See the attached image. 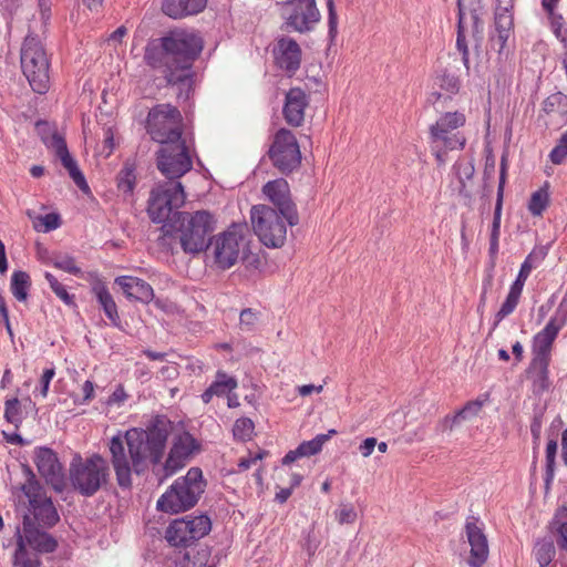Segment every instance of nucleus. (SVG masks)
Instances as JSON below:
<instances>
[{
  "mask_svg": "<svg viewBox=\"0 0 567 567\" xmlns=\"http://www.w3.org/2000/svg\"><path fill=\"white\" fill-rule=\"evenodd\" d=\"M169 430L167 421L156 419L145 430L133 427L125 433L118 432L110 440V463L122 489H131L133 474L144 475L150 465H153L154 474L162 482L183 468L199 450L196 439L185 432L175 439L165 463L161 464Z\"/></svg>",
  "mask_w": 567,
  "mask_h": 567,
  "instance_id": "f257e3e1",
  "label": "nucleus"
},
{
  "mask_svg": "<svg viewBox=\"0 0 567 567\" xmlns=\"http://www.w3.org/2000/svg\"><path fill=\"white\" fill-rule=\"evenodd\" d=\"M203 50L199 35L187 31H173L147 43L145 63L158 72L166 85L177 86L178 95L187 99L193 87V64Z\"/></svg>",
  "mask_w": 567,
  "mask_h": 567,
  "instance_id": "f03ea898",
  "label": "nucleus"
},
{
  "mask_svg": "<svg viewBox=\"0 0 567 567\" xmlns=\"http://www.w3.org/2000/svg\"><path fill=\"white\" fill-rule=\"evenodd\" d=\"M162 225L164 237L178 239L186 254H199L208 246L207 238L214 231L215 220L210 213L198 210L194 214L184 212L175 215V219Z\"/></svg>",
  "mask_w": 567,
  "mask_h": 567,
  "instance_id": "7ed1b4c3",
  "label": "nucleus"
},
{
  "mask_svg": "<svg viewBox=\"0 0 567 567\" xmlns=\"http://www.w3.org/2000/svg\"><path fill=\"white\" fill-rule=\"evenodd\" d=\"M465 114L458 111L442 114L429 128V140L439 164L446 161L449 151L463 150L465 135L460 131L465 125Z\"/></svg>",
  "mask_w": 567,
  "mask_h": 567,
  "instance_id": "20e7f679",
  "label": "nucleus"
},
{
  "mask_svg": "<svg viewBox=\"0 0 567 567\" xmlns=\"http://www.w3.org/2000/svg\"><path fill=\"white\" fill-rule=\"evenodd\" d=\"M69 472L72 487L84 497L95 495L110 480L109 463L97 453L84 460L81 456L74 457Z\"/></svg>",
  "mask_w": 567,
  "mask_h": 567,
  "instance_id": "39448f33",
  "label": "nucleus"
},
{
  "mask_svg": "<svg viewBox=\"0 0 567 567\" xmlns=\"http://www.w3.org/2000/svg\"><path fill=\"white\" fill-rule=\"evenodd\" d=\"M205 481L199 467H192L179 477L157 501V508L166 513L185 512L194 507L205 489Z\"/></svg>",
  "mask_w": 567,
  "mask_h": 567,
  "instance_id": "423d86ee",
  "label": "nucleus"
},
{
  "mask_svg": "<svg viewBox=\"0 0 567 567\" xmlns=\"http://www.w3.org/2000/svg\"><path fill=\"white\" fill-rule=\"evenodd\" d=\"M23 472L27 480L21 489L29 501L28 513L23 519L29 518L32 525L42 528H52L60 520V516L51 497L45 494L30 467L23 466Z\"/></svg>",
  "mask_w": 567,
  "mask_h": 567,
  "instance_id": "0eeeda50",
  "label": "nucleus"
},
{
  "mask_svg": "<svg viewBox=\"0 0 567 567\" xmlns=\"http://www.w3.org/2000/svg\"><path fill=\"white\" fill-rule=\"evenodd\" d=\"M186 194L181 181L157 183L151 190L147 202V214L152 221L163 225L173 221L175 215L183 214L179 208L184 205Z\"/></svg>",
  "mask_w": 567,
  "mask_h": 567,
  "instance_id": "6e6552de",
  "label": "nucleus"
},
{
  "mask_svg": "<svg viewBox=\"0 0 567 567\" xmlns=\"http://www.w3.org/2000/svg\"><path fill=\"white\" fill-rule=\"evenodd\" d=\"M146 132L161 145L186 141L183 137V117L179 110L171 104L152 107L146 118Z\"/></svg>",
  "mask_w": 567,
  "mask_h": 567,
  "instance_id": "1a4fd4ad",
  "label": "nucleus"
},
{
  "mask_svg": "<svg viewBox=\"0 0 567 567\" xmlns=\"http://www.w3.org/2000/svg\"><path fill=\"white\" fill-rule=\"evenodd\" d=\"M49 60L37 37L28 35L21 48V68L32 90L44 94L49 90Z\"/></svg>",
  "mask_w": 567,
  "mask_h": 567,
  "instance_id": "9d476101",
  "label": "nucleus"
},
{
  "mask_svg": "<svg viewBox=\"0 0 567 567\" xmlns=\"http://www.w3.org/2000/svg\"><path fill=\"white\" fill-rule=\"evenodd\" d=\"M255 234L267 247L279 248L287 238L286 219L271 206L255 205L250 210Z\"/></svg>",
  "mask_w": 567,
  "mask_h": 567,
  "instance_id": "9b49d317",
  "label": "nucleus"
},
{
  "mask_svg": "<svg viewBox=\"0 0 567 567\" xmlns=\"http://www.w3.org/2000/svg\"><path fill=\"white\" fill-rule=\"evenodd\" d=\"M247 229L245 225H231L226 231L217 235L210 240L206 251L213 257L215 264L221 269H228L239 259H246L245 248L246 240L244 231Z\"/></svg>",
  "mask_w": 567,
  "mask_h": 567,
  "instance_id": "f8f14e48",
  "label": "nucleus"
},
{
  "mask_svg": "<svg viewBox=\"0 0 567 567\" xmlns=\"http://www.w3.org/2000/svg\"><path fill=\"white\" fill-rule=\"evenodd\" d=\"M212 529L210 518L206 515L174 519L165 530V539L176 548H187L195 545Z\"/></svg>",
  "mask_w": 567,
  "mask_h": 567,
  "instance_id": "ddd939ff",
  "label": "nucleus"
},
{
  "mask_svg": "<svg viewBox=\"0 0 567 567\" xmlns=\"http://www.w3.org/2000/svg\"><path fill=\"white\" fill-rule=\"evenodd\" d=\"M156 167L167 181H179L193 168L187 142L179 141L161 145L156 152Z\"/></svg>",
  "mask_w": 567,
  "mask_h": 567,
  "instance_id": "4468645a",
  "label": "nucleus"
},
{
  "mask_svg": "<svg viewBox=\"0 0 567 567\" xmlns=\"http://www.w3.org/2000/svg\"><path fill=\"white\" fill-rule=\"evenodd\" d=\"M268 156L281 174L288 175L296 171L301 164V152L295 134L280 128L274 136Z\"/></svg>",
  "mask_w": 567,
  "mask_h": 567,
  "instance_id": "2eb2a0df",
  "label": "nucleus"
},
{
  "mask_svg": "<svg viewBox=\"0 0 567 567\" xmlns=\"http://www.w3.org/2000/svg\"><path fill=\"white\" fill-rule=\"evenodd\" d=\"M281 16V29L299 33L312 31L321 18L316 0H288L282 4Z\"/></svg>",
  "mask_w": 567,
  "mask_h": 567,
  "instance_id": "dca6fc26",
  "label": "nucleus"
},
{
  "mask_svg": "<svg viewBox=\"0 0 567 567\" xmlns=\"http://www.w3.org/2000/svg\"><path fill=\"white\" fill-rule=\"evenodd\" d=\"M458 8V23H457V38L456 47L462 53V61L465 68L470 69V52L466 43V32L468 29L473 38L478 40L483 31V21L481 20V4L480 1H472L468 4L466 0H457Z\"/></svg>",
  "mask_w": 567,
  "mask_h": 567,
  "instance_id": "f3484780",
  "label": "nucleus"
},
{
  "mask_svg": "<svg viewBox=\"0 0 567 567\" xmlns=\"http://www.w3.org/2000/svg\"><path fill=\"white\" fill-rule=\"evenodd\" d=\"M262 194L287 221L288 225L299 224V214L296 204L292 202L290 187L285 178L269 181L262 186Z\"/></svg>",
  "mask_w": 567,
  "mask_h": 567,
  "instance_id": "a211bd4d",
  "label": "nucleus"
},
{
  "mask_svg": "<svg viewBox=\"0 0 567 567\" xmlns=\"http://www.w3.org/2000/svg\"><path fill=\"white\" fill-rule=\"evenodd\" d=\"M564 324V319L557 317L549 319L545 328L533 338L532 358L551 361L553 344Z\"/></svg>",
  "mask_w": 567,
  "mask_h": 567,
  "instance_id": "6ab92c4d",
  "label": "nucleus"
},
{
  "mask_svg": "<svg viewBox=\"0 0 567 567\" xmlns=\"http://www.w3.org/2000/svg\"><path fill=\"white\" fill-rule=\"evenodd\" d=\"M21 538L23 543L40 554L53 553L58 547L56 539L48 533L49 528L32 525L29 518L23 519Z\"/></svg>",
  "mask_w": 567,
  "mask_h": 567,
  "instance_id": "aec40b11",
  "label": "nucleus"
},
{
  "mask_svg": "<svg viewBox=\"0 0 567 567\" xmlns=\"http://www.w3.org/2000/svg\"><path fill=\"white\" fill-rule=\"evenodd\" d=\"M465 534L471 546L468 565L471 567H481L488 557V542L474 517H472V520L466 522Z\"/></svg>",
  "mask_w": 567,
  "mask_h": 567,
  "instance_id": "412c9836",
  "label": "nucleus"
},
{
  "mask_svg": "<svg viewBox=\"0 0 567 567\" xmlns=\"http://www.w3.org/2000/svg\"><path fill=\"white\" fill-rule=\"evenodd\" d=\"M35 464L40 474L54 489L61 491L63 485L62 466L56 454L48 447H40L35 454Z\"/></svg>",
  "mask_w": 567,
  "mask_h": 567,
  "instance_id": "4be33fe9",
  "label": "nucleus"
},
{
  "mask_svg": "<svg viewBox=\"0 0 567 567\" xmlns=\"http://www.w3.org/2000/svg\"><path fill=\"white\" fill-rule=\"evenodd\" d=\"M309 105V96L300 87H291L285 97L282 109L284 118L295 127L302 125L305 121V110Z\"/></svg>",
  "mask_w": 567,
  "mask_h": 567,
  "instance_id": "5701e85b",
  "label": "nucleus"
},
{
  "mask_svg": "<svg viewBox=\"0 0 567 567\" xmlns=\"http://www.w3.org/2000/svg\"><path fill=\"white\" fill-rule=\"evenodd\" d=\"M276 61L280 69L295 73L301 63V49L299 44L289 37H281L277 40L275 48Z\"/></svg>",
  "mask_w": 567,
  "mask_h": 567,
  "instance_id": "b1692460",
  "label": "nucleus"
},
{
  "mask_svg": "<svg viewBox=\"0 0 567 567\" xmlns=\"http://www.w3.org/2000/svg\"><path fill=\"white\" fill-rule=\"evenodd\" d=\"M49 146L55 152L56 157H59L63 167L68 169L70 177L73 179L76 186L82 190L89 189L83 174L68 151L64 138L61 135L54 133L50 140Z\"/></svg>",
  "mask_w": 567,
  "mask_h": 567,
  "instance_id": "393cba45",
  "label": "nucleus"
},
{
  "mask_svg": "<svg viewBox=\"0 0 567 567\" xmlns=\"http://www.w3.org/2000/svg\"><path fill=\"white\" fill-rule=\"evenodd\" d=\"M497 2L495 10V30L497 34L492 38V45L501 52L509 38L514 23L513 16L509 12L512 0H497Z\"/></svg>",
  "mask_w": 567,
  "mask_h": 567,
  "instance_id": "a878e982",
  "label": "nucleus"
},
{
  "mask_svg": "<svg viewBox=\"0 0 567 567\" xmlns=\"http://www.w3.org/2000/svg\"><path fill=\"white\" fill-rule=\"evenodd\" d=\"M115 284L118 285L130 300L148 303L154 298V290L150 284L133 276H121L115 279Z\"/></svg>",
  "mask_w": 567,
  "mask_h": 567,
  "instance_id": "bb28decb",
  "label": "nucleus"
},
{
  "mask_svg": "<svg viewBox=\"0 0 567 567\" xmlns=\"http://www.w3.org/2000/svg\"><path fill=\"white\" fill-rule=\"evenodd\" d=\"M549 363L550 360H542L532 358L527 369L526 377L532 382L533 393L540 395L548 391L551 386L549 380Z\"/></svg>",
  "mask_w": 567,
  "mask_h": 567,
  "instance_id": "cd10ccee",
  "label": "nucleus"
},
{
  "mask_svg": "<svg viewBox=\"0 0 567 567\" xmlns=\"http://www.w3.org/2000/svg\"><path fill=\"white\" fill-rule=\"evenodd\" d=\"M207 0H164L163 12L174 19L196 14L204 10Z\"/></svg>",
  "mask_w": 567,
  "mask_h": 567,
  "instance_id": "c85d7f7f",
  "label": "nucleus"
},
{
  "mask_svg": "<svg viewBox=\"0 0 567 567\" xmlns=\"http://www.w3.org/2000/svg\"><path fill=\"white\" fill-rule=\"evenodd\" d=\"M525 281V279L517 276L516 280L511 286L509 292L505 301L503 302V305L501 306L499 310L496 313V320L494 322L493 330L505 317L509 316L515 310L516 306L518 305Z\"/></svg>",
  "mask_w": 567,
  "mask_h": 567,
  "instance_id": "c756f323",
  "label": "nucleus"
},
{
  "mask_svg": "<svg viewBox=\"0 0 567 567\" xmlns=\"http://www.w3.org/2000/svg\"><path fill=\"white\" fill-rule=\"evenodd\" d=\"M14 537L17 540V547L13 554V565L16 567H38L40 565V559L38 557V553L30 551L22 538H21V529L18 526L14 533Z\"/></svg>",
  "mask_w": 567,
  "mask_h": 567,
  "instance_id": "7c9ffc66",
  "label": "nucleus"
},
{
  "mask_svg": "<svg viewBox=\"0 0 567 567\" xmlns=\"http://www.w3.org/2000/svg\"><path fill=\"white\" fill-rule=\"evenodd\" d=\"M237 386V381L228 377L225 372H217L216 380L209 385V388L202 394L204 403L210 402L214 395L223 396Z\"/></svg>",
  "mask_w": 567,
  "mask_h": 567,
  "instance_id": "2f4dec72",
  "label": "nucleus"
},
{
  "mask_svg": "<svg viewBox=\"0 0 567 567\" xmlns=\"http://www.w3.org/2000/svg\"><path fill=\"white\" fill-rule=\"evenodd\" d=\"M550 530L558 547L567 550V506H560L550 523Z\"/></svg>",
  "mask_w": 567,
  "mask_h": 567,
  "instance_id": "473e14b6",
  "label": "nucleus"
},
{
  "mask_svg": "<svg viewBox=\"0 0 567 567\" xmlns=\"http://www.w3.org/2000/svg\"><path fill=\"white\" fill-rule=\"evenodd\" d=\"M505 176H506V162H505V158L503 157L502 163H501V175H499V183H498V187H497V199H496V205H495V209H494L491 238H499V234H501V217H502Z\"/></svg>",
  "mask_w": 567,
  "mask_h": 567,
  "instance_id": "72a5a7b5",
  "label": "nucleus"
},
{
  "mask_svg": "<svg viewBox=\"0 0 567 567\" xmlns=\"http://www.w3.org/2000/svg\"><path fill=\"white\" fill-rule=\"evenodd\" d=\"M93 291L106 317L114 326L118 327L120 317L117 313V307L109 290L103 285H96L93 287Z\"/></svg>",
  "mask_w": 567,
  "mask_h": 567,
  "instance_id": "f704fd0d",
  "label": "nucleus"
},
{
  "mask_svg": "<svg viewBox=\"0 0 567 567\" xmlns=\"http://www.w3.org/2000/svg\"><path fill=\"white\" fill-rule=\"evenodd\" d=\"M118 190L125 196H132L136 185V174L134 163L126 161L116 175Z\"/></svg>",
  "mask_w": 567,
  "mask_h": 567,
  "instance_id": "c9c22d12",
  "label": "nucleus"
},
{
  "mask_svg": "<svg viewBox=\"0 0 567 567\" xmlns=\"http://www.w3.org/2000/svg\"><path fill=\"white\" fill-rule=\"evenodd\" d=\"M31 286L30 276L24 271H14L11 277V291L19 301H25Z\"/></svg>",
  "mask_w": 567,
  "mask_h": 567,
  "instance_id": "e433bc0d",
  "label": "nucleus"
},
{
  "mask_svg": "<svg viewBox=\"0 0 567 567\" xmlns=\"http://www.w3.org/2000/svg\"><path fill=\"white\" fill-rule=\"evenodd\" d=\"M543 110L547 114H559L564 120L567 118V95L561 92L549 95L544 101Z\"/></svg>",
  "mask_w": 567,
  "mask_h": 567,
  "instance_id": "4c0bfd02",
  "label": "nucleus"
},
{
  "mask_svg": "<svg viewBox=\"0 0 567 567\" xmlns=\"http://www.w3.org/2000/svg\"><path fill=\"white\" fill-rule=\"evenodd\" d=\"M555 546L551 539L538 540L534 548V554L540 567L548 566L555 557Z\"/></svg>",
  "mask_w": 567,
  "mask_h": 567,
  "instance_id": "58836bf2",
  "label": "nucleus"
},
{
  "mask_svg": "<svg viewBox=\"0 0 567 567\" xmlns=\"http://www.w3.org/2000/svg\"><path fill=\"white\" fill-rule=\"evenodd\" d=\"M334 434H337V431L330 430L328 434H319L310 441H305L298 446L299 452L302 456L315 455L321 451L322 445Z\"/></svg>",
  "mask_w": 567,
  "mask_h": 567,
  "instance_id": "ea45409f",
  "label": "nucleus"
},
{
  "mask_svg": "<svg viewBox=\"0 0 567 567\" xmlns=\"http://www.w3.org/2000/svg\"><path fill=\"white\" fill-rule=\"evenodd\" d=\"M61 225L60 215L56 213H49L47 215H39L33 219V227L38 231H51L59 228Z\"/></svg>",
  "mask_w": 567,
  "mask_h": 567,
  "instance_id": "a19ab883",
  "label": "nucleus"
},
{
  "mask_svg": "<svg viewBox=\"0 0 567 567\" xmlns=\"http://www.w3.org/2000/svg\"><path fill=\"white\" fill-rule=\"evenodd\" d=\"M47 281L50 285V288L55 293L58 298H60L66 306L74 307V295L68 292L65 286L61 284L52 274L45 272L44 275Z\"/></svg>",
  "mask_w": 567,
  "mask_h": 567,
  "instance_id": "79ce46f5",
  "label": "nucleus"
},
{
  "mask_svg": "<svg viewBox=\"0 0 567 567\" xmlns=\"http://www.w3.org/2000/svg\"><path fill=\"white\" fill-rule=\"evenodd\" d=\"M52 265L71 275H80L82 270L76 266L75 259L68 254H55L51 259Z\"/></svg>",
  "mask_w": 567,
  "mask_h": 567,
  "instance_id": "37998d69",
  "label": "nucleus"
},
{
  "mask_svg": "<svg viewBox=\"0 0 567 567\" xmlns=\"http://www.w3.org/2000/svg\"><path fill=\"white\" fill-rule=\"evenodd\" d=\"M557 453V442L555 440H549L546 446V476H545V486L549 488V485L554 478V466H555V457Z\"/></svg>",
  "mask_w": 567,
  "mask_h": 567,
  "instance_id": "c03bdc74",
  "label": "nucleus"
},
{
  "mask_svg": "<svg viewBox=\"0 0 567 567\" xmlns=\"http://www.w3.org/2000/svg\"><path fill=\"white\" fill-rule=\"evenodd\" d=\"M548 205V194L547 192L543 189H538L537 192L533 193L528 209L534 216H540L542 213L545 210V208Z\"/></svg>",
  "mask_w": 567,
  "mask_h": 567,
  "instance_id": "a18cd8bd",
  "label": "nucleus"
},
{
  "mask_svg": "<svg viewBox=\"0 0 567 567\" xmlns=\"http://www.w3.org/2000/svg\"><path fill=\"white\" fill-rule=\"evenodd\" d=\"M254 422L248 417L238 419L233 427L235 439L246 441L251 437L254 432Z\"/></svg>",
  "mask_w": 567,
  "mask_h": 567,
  "instance_id": "49530a36",
  "label": "nucleus"
},
{
  "mask_svg": "<svg viewBox=\"0 0 567 567\" xmlns=\"http://www.w3.org/2000/svg\"><path fill=\"white\" fill-rule=\"evenodd\" d=\"M456 175L461 183L460 193L464 194L465 192V179H471L474 175L475 168L472 162L460 161L455 165Z\"/></svg>",
  "mask_w": 567,
  "mask_h": 567,
  "instance_id": "de8ad7c7",
  "label": "nucleus"
},
{
  "mask_svg": "<svg viewBox=\"0 0 567 567\" xmlns=\"http://www.w3.org/2000/svg\"><path fill=\"white\" fill-rule=\"evenodd\" d=\"M259 318V312L251 309L246 308L240 311L239 315V327L244 331H251Z\"/></svg>",
  "mask_w": 567,
  "mask_h": 567,
  "instance_id": "09e8293b",
  "label": "nucleus"
},
{
  "mask_svg": "<svg viewBox=\"0 0 567 567\" xmlns=\"http://www.w3.org/2000/svg\"><path fill=\"white\" fill-rule=\"evenodd\" d=\"M549 157L554 164H561L567 158V131L561 135Z\"/></svg>",
  "mask_w": 567,
  "mask_h": 567,
  "instance_id": "8fccbe9b",
  "label": "nucleus"
},
{
  "mask_svg": "<svg viewBox=\"0 0 567 567\" xmlns=\"http://www.w3.org/2000/svg\"><path fill=\"white\" fill-rule=\"evenodd\" d=\"M439 81H440V86L450 92V93H457L458 90H460V80L458 78L449 72L447 70H445L440 76H439Z\"/></svg>",
  "mask_w": 567,
  "mask_h": 567,
  "instance_id": "3c124183",
  "label": "nucleus"
},
{
  "mask_svg": "<svg viewBox=\"0 0 567 567\" xmlns=\"http://www.w3.org/2000/svg\"><path fill=\"white\" fill-rule=\"evenodd\" d=\"M4 417L9 423L18 426L20 420V402L17 398L6 401Z\"/></svg>",
  "mask_w": 567,
  "mask_h": 567,
  "instance_id": "603ef678",
  "label": "nucleus"
},
{
  "mask_svg": "<svg viewBox=\"0 0 567 567\" xmlns=\"http://www.w3.org/2000/svg\"><path fill=\"white\" fill-rule=\"evenodd\" d=\"M336 518L339 524H353L357 519V512L351 504H341L336 511Z\"/></svg>",
  "mask_w": 567,
  "mask_h": 567,
  "instance_id": "864d4df0",
  "label": "nucleus"
},
{
  "mask_svg": "<svg viewBox=\"0 0 567 567\" xmlns=\"http://www.w3.org/2000/svg\"><path fill=\"white\" fill-rule=\"evenodd\" d=\"M548 19L550 21V27L557 39L561 41V38H567V35L563 34L564 27V18L561 14H558L553 10V13H547Z\"/></svg>",
  "mask_w": 567,
  "mask_h": 567,
  "instance_id": "5fc2aeb1",
  "label": "nucleus"
},
{
  "mask_svg": "<svg viewBox=\"0 0 567 567\" xmlns=\"http://www.w3.org/2000/svg\"><path fill=\"white\" fill-rule=\"evenodd\" d=\"M329 35L333 39L337 34L338 17L333 0L327 1Z\"/></svg>",
  "mask_w": 567,
  "mask_h": 567,
  "instance_id": "6e6d98bb",
  "label": "nucleus"
},
{
  "mask_svg": "<svg viewBox=\"0 0 567 567\" xmlns=\"http://www.w3.org/2000/svg\"><path fill=\"white\" fill-rule=\"evenodd\" d=\"M537 255L533 251L530 252L524 262L520 266L519 272L517 276L522 277L523 279L527 280L528 276L530 275L533 268H535V261L537 260Z\"/></svg>",
  "mask_w": 567,
  "mask_h": 567,
  "instance_id": "4d7b16f0",
  "label": "nucleus"
},
{
  "mask_svg": "<svg viewBox=\"0 0 567 567\" xmlns=\"http://www.w3.org/2000/svg\"><path fill=\"white\" fill-rule=\"evenodd\" d=\"M482 406L483 404L480 401H470L461 409V411L464 413L465 417L470 420L480 413Z\"/></svg>",
  "mask_w": 567,
  "mask_h": 567,
  "instance_id": "13d9d810",
  "label": "nucleus"
},
{
  "mask_svg": "<svg viewBox=\"0 0 567 567\" xmlns=\"http://www.w3.org/2000/svg\"><path fill=\"white\" fill-rule=\"evenodd\" d=\"M319 544H320V542L313 535V533L312 532L308 533L305 544H303V549L307 551L309 557H312L315 555L316 550L319 547Z\"/></svg>",
  "mask_w": 567,
  "mask_h": 567,
  "instance_id": "bf43d9fd",
  "label": "nucleus"
},
{
  "mask_svg": "<svg viewBox=\"0 0 567 567\" xmlns=\"http://www.w3.org/2000/svg\"><path fill=\"white\" fill-rule=\"evenodd\" d=\"M0 316L3 320V323L6 326V330L8 332V334L10 336V338L12 339L13 338V331H12V328H11V324H10V320H9V312H8V308H7V305H6V300L3 298V296L0 293Z\"/></svg>",
  "mask_w": 567,
  "mask_h": 567,
  "instance_id": "052dcab7",
  "label": "nucleus"
},
{
  "mask_svg": "<svg viewBox=\"0 0 567 567\" xmlns=\"http://www.w3.org/2000/svg\"><path fill=\"white\" fill-rule=\"evenodd\" d=\"M54 374H55V371L52 368L45 369L43 371V374H42L41 381H40L41 382V391L40 392H41L42 396L48 395L49 384H50L51 380L53 379Z\"/></svg>",
  "mask_w": 567,
  "mask_h": 567,
  "instance_id": "680f3d73",
  "label": "nucleus"
},
{
  "mask_svg": "<svg viewBox=\"0 0 567 567\" xmlns=\"http://www.w3.org/2000/svg\"><path fill=\"white\" fill-rule=\"evenodd\" d=\"M377 439L375 437H368L365 439L359 446V451L361 452L363 457H368L372 454L375 445H377Z\"/></svg>",
  "mask_w": 567,
  "mask_h": 567,
  "instance_id": "e2e57ef3",
  "label": "nucleus"
},
{
  "mask_svg": "<svg viewBox=\"0 0 567 567\" xmlns=\"http://www.w3.org/2000/svg\"><path fill=\"white\" fill-rule=\"evenodd\" d=\"M455 426H458L453 415H446L442 419L437 425V430L441 432H452Z\"/></svg>",
  "mask_w": 567,
  "mask_h": 567,
  "instance_id": "0e129e2a",
  "label": "nucleus"
},
{
  "mask_svg": "<svg viewBox=\"0 0 567 567\" xmlns=\"http://www.w3.org/2000/svg\"><path fill=\"white\" fill-rule=\"evenodd\" d=\"M104 150H106V156H109L114 148V133L112 127H107L104 130Z\"/></svg>",
  "mask_w": 567,
  "mask_h": 567,
  "instance_id": "69168bd1",
  "label": "nucleus"
},
{
  "mask_svg": "<svg viewBox=\"0 0 567 567\" xmlns=\"http://www.w3.org/2000/svg\"><path fill=\"white\" fill-rule=\"evenodd\" d=\"M322 389H323L322 385L316 386L313 384H305V385L298 386V393L301 396H307V395H310L312 392L320 393L322 391Z\"/></svg>",
  "mask_w": 567,
  "mask_h": 567,
  "instance_id": "338daca9",
  "label": "nucleus"
},
{
  "mask_svg": "<svg viewBox=\"0 0 567 567\" xmlns=\"http://www.w3.org/2000/svg\"><path fill=\"white\" fill-rule=\"evenodd\" d=\"M82 392H83V401L84 402L92 400V398L94 395V384H93V382H91L89 380L85 381L83 386H82Z\"/></svg>",
  "mask_w": 567,
  "mask_h": 567,
  "instance_id": "774afa93",
  "label": "nucleus"
}]
</instances>
